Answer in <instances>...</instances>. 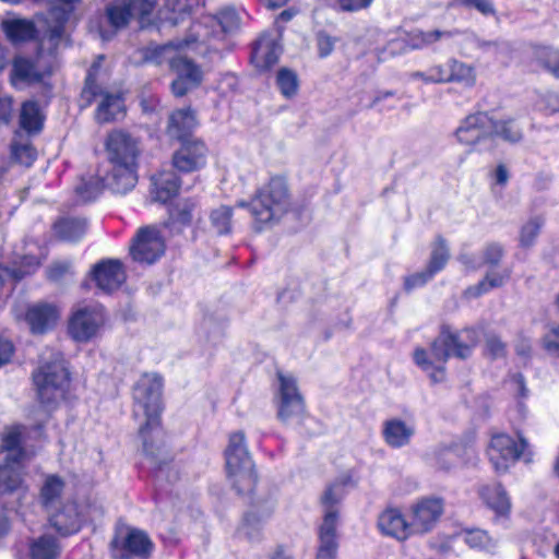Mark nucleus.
<instances>
[{
    "label": "nucleus",
    "instance_id": "412c9836",
    "mask_svg": "<svg viewBox=\"0 0 559 559\" xmlns=\"http://www.w3.org/2000/svg\"><path fill=\"white\" fill-rule=\"evenodd\" d=\"M207 148L202 141L192 140L182 143L174 154L173 165L182 173L199 170L206 164Z\"/></svg>",
    "mask_w": 559,
    "mask_h": 559
},
{
    "label": "nucleus",
    "instance_id": "09e8293b",
    "mask_svg": "<svg viewBox=\"0 0 559 559\" xmlns=\"http://www.w3.org/2000/svg\"><path fill=\"white\" fill-rule=\"evenodd\" d=\"M276 85L282 95L290 98L297 94L299 82L297 74L286 68H282L276 75Z\"/></svg>",
    "mask_w": 559,
    "mask_h": 559
},
{
    "label": "nucleus",
    "instance_id": "7c9ffc66",
    "mask_svg": "<svg viewBox=\"0 0 559 559\" xmlns=\"http://www.w3.org/2000/svg\"><path fill=\"white\" fill-rule=\"evenodd\" d=\"M415 427L404 420L393 418L385 420L382 426V436L391 448H402L411 442Z\"/></svg>",
    "mask_w": 559,
    "mask_h": 559
},
{
    "label": "nucleus",
    "instance_id": "ddd939ff",
    "mask_svg": "<svg viewBox=\"0 0 559 559\" xmlns=\"http://www.w3.org/2000/svg\"><path fill=\"white\" fill-rule=\"evenodd\" d=\"M526 445V441L522 438L518 442L506 433L492 436L487 453L496 472H506L520 459Z\"/></svg>",
    "mask_w": 559,
    "mask_h": 559
},
{
    "label": "nucleus",
    "instance_id": "a211bd4d",
    "mask_svg": "<svg viewBox=\"0 0 559 559\" xmlns=\"http://www.w3.org/2000/svg\"><path fill=\"white\" fill-rule=\"evenodd\" d=\"M278 411L281 420L287 421L304 414L305 406L301 395L298 392L296 381L292 376L278 374Z\"/></svg>",
    "mask_w": 559,
    "mask_h": 559
},
{
    "label": "nucleus",
    "instance_id": "f257e3e1",
    "mask_svg": "<svg viewBox=\"0 0 559 559\" xmlns=\"http://www.w3.org/2000/svg\"><path fill=\"white\" fill-rule=\"evenodd\" d=\"M105 151L109 164L106 170L108 189L114 193H128L139 179V158L142 153L139 139L126 131L115 130L107 135Z\"/></svg>",
    "mask_w": 559,
    "mask_h": 559
},
{
    "label": "nucleus",
    "instance_id": "473e14b6",
    "mask_svg": "<svg viewBox=\"0 0 559 559\" xmlns=\"http://www.w3.org/2000/svg\"><path fill=\"white\" fill-rule=\"evenodd\" d=\"M195 114L191 108L175 110L168 121L167 133L182 141L197 127Z\"/></svg>",
    "mask_w": 559,
    "mask_h": 559
},
{
    "label": "nucleus",
    "instance_id": "e433bc0d",
    "mask_svg": "<svg viewBox=\"0 0 559 559\" xmlns=\"http://www.w3.org/2000/svg\"><path fill=\"white\" fill-rule=\"evenodd\" d=\"M59 554L58 540L47 534L34 538L28 546L29 559H57Z\"/></svg>",
    "mask_w": 559,
    "mask_h": 559
},
{
    "label": "nucleus",
    "instance_id": "2eb2a0df",
    "mask_svg": "<svg viewBox=\"0 0 559 559\" xmlns=\"http://www.w3.org/2000/svg\"><path fill=\"white\" fill-rule=\"evenodd\" d=\"M46 512L50 525L62 536L78 533L87 520V507L74 501L58 504Z\"/></svg>",
    "mask_w": 559,
    "mask_h": 559
},
{
    "label": "nucleus",
    "instance_id": "bb28decb",
    "mask_svg": "<svg viewBox=\"0 0 559 559\" xmlns=\"http://www.w3.org/2000/svg\"><path fill=\"white\" fill-rule=\"evenodd\" d=\"M449 259V250L445 242L442 239H438L433 245L430 261L425 272L416 273L405 280L406 289H412L424 285L429 281L436 273L441 271Z\"/></svg>",
    "mask_w": 559,
    "mask_h": 559
},
{
    "label": "nucleus",
    "instance_id": "8fccbe9b",
    "mask_svg": "<svg viewBox=\"0 0 559 559\" xmlns=\"http://www.w3.org/2000/svg\"><path fill=\"white\" fill-rule=\"evenodd\" d=\"M536 56L548 71L559 78V50L543 47L536 51Z\"/></svg>",
    "mask_w": 559,
    "mask_h": 559
},
{
    "label": "nucleus",
    "instance_id": "49530a36",
    "mask_svg": "<svg viewBox=\"0 0 559 559\" xmlns=\"http://www.w3.org/2000/svg\"><path fill=\"white\" fill-rule=\"evenodd\" d=\"M543 224L544 219L540 216H533L528 218L520 228V246L523 248L533 246L539 235Z\"/></svg>",
    "mask_w": 559,
    "mask_h": 559
},
{
    "label": "nucleus",
    "instance_id": "f3484780",
    "mask_svg": "<svg viewBox=\"0 0 559 559\" xmlns=\"http://www.w3.org/2000/svg\"><path fill=\"white\" fill-rule=\"evenodd\" d=\"M165 251V242L154 226L140 228L130 246L132 259L140 263H154Z\"/></svg>",
    "mask_w": 559,
    "mask_h": 559
},
{
    "label": "nucleus",
    "instance_id": "72a5a7b5",
    "mask_svg": "<svg viewBox=\"0 0 559 559\" xmlns=\"http://www.w3.org/2000/svg\"><path fill=\"white\" fill-rule=\"evenodd\" d=\"M1 29L7 38L13 44L29 40L36 35V27L34 23L25 19L3 20L1 23Z\"/></svg>",
    "mask_w": 559,
    "mask_h": 559
},
{
    "label": "nucleus",
    "instance_id": "bf43d9fd",
    "mask_svg": "<svg viewBox=\"0 0 559 559\" xmlns=\"http://www.w3.org/2000/svg\"><path fill=\"white\" fill-rule=\"evenodd\" d=\"M502 257V248L499 245H489L483 255V262L476 264V266H480L483 264L495 265L499 262Z\"/></svg>",
    "mask_w": 559,
    "mask_h": 559
},
{
    "label": "nucleus",
    "instance_id": "dca6fc26",
    "mask_svg": "<svg viewBox=\"0 0 559 559\" xmlns=\"http://www.w3.org/2000/svg\"><path fill=\"white\" fill-rule=\"evenodd\" d=\"M239 26V19L234 11H225L219 16L205 15L193 23L190 32L198 38L211 46L212 39H223L225 34L233 32Z\"/></svg>",
    "mask_w": 559,
    "mask_h": 559
},
{
    "label": "nucleus",
    "instance_id": "ea45409f",
    "mask_svg": "<svg viewBox=\"0 0 559 559\" xmlns=\"http://www.w3.org/2000/svg\"><path fill=\"white\" fill-rule=\"evenodd\" d=\"M40 261L37 257L26 254L15 261L10 269H3L0 266V272L9 275L14 282L22 280L24 276L33 274L39 266ZM0 281L2 282V275L0 274Z\"/></svg>",
    "mask_w": 559,
    "mask_h": 559
},
{
    "label": "nucleus",
    "instance_id": "39448f33",
    "mask_svg": "<svg viewBox=\"0 0 559 559\" xmlns=\"http://www.w3.org/2000/svg\"><path fill=\"white\" fill-rule=\"evenodd\" d=\"M162 388L163 382L157 374H144L134 388V414H142L146 421L140 428V435L143 439V449L146 455H151L148 444V433L157 431L159 428V415L162 412Z\"/></svg>",
    "mask_w": 559,
    "mask_h": 559
},
{
    "label": "nucleus",
    "instance_id": "2f4dec72",
    "mask_svg": "<svg viewBox=\"0 0 559 559\" xmlns=\"http://www.w3.org/2000/svg\"><path fill=\"white\" fill-rule=\"evenodd\" d=\"M9 151L11 162L20 166L31 167L37 158V150L29 136L20 130L15 131Z\"/></svg>",
    "mask_w": 559,
    "mask_h": 559
},
{
    "label": "nucleus",
    "instance_id": "cd10ccee",
    "mask_svg": "<svg viewBox=\"0 0 559 559\" xmlns=\"http://www.w3.org/2000/svg\"><path fill=\"white\" fill-rule=\"evenodd\" d=\"M168 225L181 230L201 219L200 204L195 199H181L168 210Z\"/></svg>",
    "mask_w": 559,
    "mask_h": 559
},
{
    "label": "nucleus",
    "instance_id": "aec40b11",
    "mask_svg": "<svg viewBox=\"0 0 559 559\" xmlns=\"http://www.w3.org/2000/svg\"><path fill=\"white\" fill-rule=\"evenodd\" d=\"M443 512V501L439 498H424L411 508L414 533H426L432 528Z\"/></svg>",
    "mask_w": 559,
    "mask_h": 559
},
{
    "label": "nucleus",
    "instance_id": "e2e57ef3",
    "mask_svg": "<svg viewBox=\"0 0 559 559\" xmlns=\"http://www.w3.org/2000/svg\"><path fill=\"white\" fill-rule=\"evenodd\" d=\"M457 1L464 5L475 8L479 12H481L483 14H486V15L495 13L493 7L489 0H457Z\"/></svg>",
    "mask_w": 559,
    "mask_h": 559
},
{
    "label": "nucleus",
    "instance_id": "603ef678",
    "mask_svg": "<svg viewBox=\"0 0 559 559\" xmlns=\"http://www.w3.org/2000/svg\"><path fill=\"white\" fill-rule=\"evenodd\" d=\"M498 131L496 138H500L509 142H518L522 139V130L515 124L513 120L497 121Z\"/></svg>",
    "mask_w": 559,
    "mask_h": 559
},
{
    "label": "nucleus",
    "instance_id": "9d476101",
    "mask_svg": "<svg viewBox=\"0 0 559 559\" xmlns=\"http://www.w3.org/2000/svg\"><path fill=\"white\" fill-rule=\"evenodd\" d=\"M344 496L342 485L334 484L329 487L322 497V502L325 506V513L323 523L319 527V546L316 559H336L337 557V539H336V524L337 512L334 504L337 503Z\"/></svg>",
    "mask_w": 559,
    "mask_h": 559
},
{
    "label": "nucleus",
    "instance_id": "c9c22d12",
    "mask_svg": "<svg viewBox=\"0 0 559 559\" xmlns=\"http://www.w3.org/2000/svg\"><path fill=\"white\" fill-rule=\"evenodd\" d=\"M66 484L58 475L46 476L40 488V502L46 511L61 504V498L64 492Z\"/></svg>",
    "mask_w": 559,
    "mask_h": 559
},
{
    "label": "nucleus",
    "instance_id": "6ab92c4d",
    "mask_svg": "<svg viewBox=\"0 0 559 559\" xmlns=\"http://www.w3.org/2000/svg\"><path fill=\"white\" fill-rule=\"evenodd\" d=\"M51 68L41 67V57L33 60L17 56L12 62L10 82L15 88L44 82L45 78L50 75Z\"/></svg>",
    "mask_w": 559,
    "mask_h": 559
},
{
    "label": "nucleus",
    "instance_id": "5fc2aeb1",
    "mask_svg": "<svg viewBox=\"0 0 559 559\" xmlns=\"http://www.w3.org/2000/svg\"><path fill=\"white\" fill-rule=\"evenodd\" d=\"M450 60L445 64L433 66L428 69L427 83L449 82Z\"/></svg>",
    "mask_w": 559,
    "mask_h": 559
},
{
    "label": "nucleus",
    "instance_id": "13d9d810",
    "mask_svg": "<svg viewBox=\"0 0 559 559\" xmlns=\"http://www.w3.org/2000/svg\"><path fill=\"white\" fill-rule=\"evenodd\" d=\"M506 385L508 386V389L510 391H512L514 393V395L518 399L526 396L527 390H526V386H525V383H524V378L522 377V374H519V373L513 374L506 382Z\"/></svg>",
    "mask_w": 559,
    "mask_h": 559
},
{
    "label": "nucleus",
    "instance_id": "c85d7f7f",
    "mask_svg": "<svg viewBox=\"0 0 559 559\" xmlns=\"http://www.w3.org/2000/svg\"><path fill=\"white\" fill-rule=\"evenodd\" d=\"M200 5V0H166L165 5L158 11L160 24L177 25L190 19L194 9Z\"/></svg>",
    "mask_w": 559,
    "mask_h": 559
},
{
    "label": "nucleus",
    "instance_id": "864d4df0",
    "mask_svg": "<svg viewBox=\"0 0 559 559\" xmlns=\"http://www.w3.org/2000/svg\"><path fill=\"white\" fill-rule=\"evenodd\" d=\"M13 99L7 94L0 93V128L8 126L13 118Z\"/></svg>",
    "mask_w": 559,
    "mask_h": 559
},
{
    "label": "nucleus",
    "instance_id": "a878e982",
    "mask_svg": "<svg viewBox=\"0 0 559 559\" xmlns=\"http://www.w3.org/2000/svg\"><path fill=\"white\" fill-rule=\"evenodd\" d=\"M378 527L383 535L397 540H405L415 534L412 523H408L402 512L395 508H389L379 515Z\"/></svg>",
    "mask_w": 559,
    "mask_h": 559
},
{
    "label": "nucleus",
    "instance_id": "b1692460",
    "mask_svg": "<svg viewBox=\"0 0 559 559\" xmlns=\"http://www.w3.org/2000/svg\"><path fill=\"white\" fill-rule=\"evenodd\" d=\"M92 277L99 289L112 292L126 281V273L120 261L104 260L93 267Z\"/></svg>",
    "mask_w": 559,
    "mask_h": 559
},
{
    "label": "nucleus",
    "instance_id": "69168bd1",
    "mask_svg": "<svg viewBox=\"0 0 559 559\" xmlns=\"http://www.w3.org/2000/svg\"><path fill=\"white\" fill-rule=\"evenodd\" d=\"M420 38L418 46H425L439 40L443 36H450L448 32L432 31V32H419L417 35Z\"/></svg>",
    "mask_w": 559,
    "mask_h": 559
},
{
    "label": "nucleus",
    "instance_id": "0eeeda50",
    "mask_svg": "<svg viewBox=\"0 0 559 559\" xmlns=\"http://www.w3.org/2000/svg\"><path fill=\"white\" fill-rule=\"evenodd\" d=\"M288 194L285 181L275 177L260 188L250 203L238 201V207H249L257 224H267L283 215L288 207Z\"/></svg>",
    "mask_w": 559,
    "mask_h": 559
},
{
    "label": "nucleus",
    "instance_id": "393cba45",
    "mask_svg": "<svg viewBox=\"0 0 559 559\" xmlns=\"http://www.w3.org/2000/svg\"><path fill=\"white\" fill-rule=\"evenodd\" d=\"M478 496L485 506L495 513L496 520L508 519L511 512V500L499 483L479 486Z\"/></svg>",
    "mask_w": 559,
    "mask_h": 559
},
{
    "label": "nucleus",
    "instance_id": "4c0bfd02",
    "mask_svg": "<svg viewBox=\"0 0 559 559\" xmlns=\"http://www.w3.org/2000/svg\"><path fill=\"white\" fill-rule=\"evenodd\" d=\"M86 230V221L78 217H67L53 225V234L61 240L75 241Z\"/></svg>",
    "mask_w": 559,
    "mask_h": 559
},
{
    "label": "nucleus",
    "instance_id": "9b49d317",
    "mask_svg": "<svg viewBox=\"0 0 559 559\" xmlns=\"http://www.w3.org/2000/svg\"><path fill=\"white\" fill-rule=\"evenodd\" d=\"M107 314L98 304L84 305L75 308L68 321V333L78 343H88L102 335Z\"/></svg>",
    "mask_w": 559,
    "mask_h": 559
},
{
    "label": "nucleus",
    "instance_id": "a19ab883",
    "mask_svg": "<svg viewBox=\"0 0 559 559\" xmlns=\"http://www.w3.org/2000/svg\"><path fill=\"white\" fill-rule=\"evenodd\" d=\"M107 185V171L96 177L83 178L82 182L75 188L76 194L82 201H91L95 199Z\"/></svg>",
    "mask_w": 559,
    "mask_h": 559
},
{
    "label": "nucleus",
    "instance_id": "f8f14e48",
    "mask_svg": "<svg viewBox=\"0 0 559 559\" xmlns=\"http://www.w3.org/2000/svg\"><path fill=\"white\" fill-rule=\"evenodd\" d=\"M157 0H124L116 1L107 7V19L115 29L124 27L130 19L136 17L141 27L151 23L150 14Z\"/></svg>",
    "mask_w": 559,
    "mask_h": 559
},
{
    "label": "nucleus",
    "instance_id": "6e6552de",
    "mask_svg": "<svg viewBox=\"0 0 559 559\" xmlns=\"http://www.w3.org/2000/svg\"><path fill=\"white\" fill-rule=\"evenodd\" d=\"M227 476L239 493L251 492L257 483L252 459L248 452L245 435L241 431L229 436L225 449Z\"/></svg>",
    "mask_w": 559,
    "mask_h": 559
},
{
    "label": "nucleus",
    "instance_id": "0e129e2a",
    "mask_svg": "<svg viewBox=\"0 0 559 559\" xmlns=\"http://www.w3.org/2000/svg\"><path fill=\"white\" fill-rule=\"evenodd\" d=\"M334 39L328 35L320 34L318 36V49L320 57L329 56L334 47Z\"/></svg>",
    "mask_w": 559,
    "mask_h": 559
},
{
    "label": "nucleus",
    "instance_id": "4d7b16f0",
    "mask_svg": "<svg viewBox=\"0 0 559 559\" xmlns=\"http://www.w3.org/2000/svg\"><path fill=\"white\" fill-rule=\"evenodd\" d=\"M543 344L549 354L559 357V324L545 334Z\"/></svg>",
    "mask_w": 559,
    "mask_h": 559
},
{
    "label": "nucleus",
    "instance_id": "a18cd8bd",
    "mask_svg": "<svg viewBox=\"0 0 559 559\" xmlns=\"http://www.w3.org/2000/svg\"><path fill=\"white\" fill-rule=\"evenodd\" d=\"M269 516L270 513H263L261 515L253 511L247 513L238 528V534L248 539H254L259 537L262 524Z\"/></svg>",
    "mask_w": 559,
    "mask_h": 559
},
{
    "label": "nucleus",
    "instance_id": "f704fd0d",
    "mask_svg": "<svg viewBox=\"0 0 559 559\" xmlns=\"http://www.w3.org/2000/svg\"><path fill=\"white\" fill-rule=\"evenodd\" d=\"M124 100L121 94L105 93L96 110V119L100 123L110 122L124 115Z\"/></svg>",
    "mask_w": 559,
    "mask_h": 559
},
{
    "label": "nucleus",
    "instance_id": "37998d69",
    "mask_svg": "<svg viewBox=\"0 0 559 559\" xmlns=\"http://www.w3.org/2000/svg\"><path fill=\"white\" fill-rule=\"evenodd\" d=\"M233 207L228 205H219L210 213V222L212 228L218 235H228L233 227Z\"/></svg>",
    "mask_w": 559,
    "mask_h": 559
},
{
    "label": "nucleus",
    "instance_id": "052dcab7",
    "mask_svg": "<svg viewBox=\"0 0 559 559\" xmlns=\"http://www.w3.org/2000/svg\"><path fill=\"white\" fill-rule=\"evenodd\" d=\"M373 0H338V8L344 12H356L370 7Z\"/></svg>",
    "mask_w": 559,
    "mask_h": 559
},
{
    "label": "nucleus",
    "instance_id": "c756f323",
    "mask_svg": "<svg viewBox=\"0 0 559 559\" xmlns=\"http://www.w3.org/2000/svg\"><path fill=\"white\" fill-rule=\"evenodd\" d=\"M180 188L177 175L171 170H163L152 177L151 194L153 200L167 203L175 198Z\"/></svg>",
    "mask_w": 559,
    "mask_h": 559
},
{
    "label": "nucleus",
    "instance_id": "5701e85b",
    "mask_svg": "<svg viewBox=\"0 0 559 559\" xmlns=\"http://www.w3.org/2000/svg\"><path fill=\"white\" fill-rule=\"evenodd\" d=\"M278 34H264L253 45L251 62L259 70H267L274 66L282 52Z\"/></svg>",
    "mask_w": 559,
    "mask_h": 559
},
{
    "label": "nucleus",
    "instance_id": "c03bdc74",
    "mask_svg": "<svg viewBox=\"0 0 559 559\" xmlns=\"http://www.w3.org/2000/svg\"><path fill=\"white\" fill-rule=\"evenodd\" d=\"M449 82L473 86L476 81L474 68L459 60H450Z\"/></svg>",
    "mask_w": 559,
    "mask_h": 559
},
{
    "label": "nucleus",
    "instance_id": "338daca9",
    "mask_svg": "<svg viewBox=\"0 0 559 559\" xmlns=\"http://www.w3.org/2000/svg\"><path fill=\"white\" fill-rule=\"evenodd\" d=\"M509 177V170L503 164L498 165L492 173V179L495 185L500 186L502 188L508 183Z\"/></svg>",
    "mask_w": 559,
    "mask_h": 559
},
{
    "label": "nucleus",
    "instance_id": "4468645a",
    "mask_svg": "<svg viewBox=\"0 0 559 559\" xmlns=\"http://www.w3.org/2000/svg\"><path fill=\"white\" fill-rule=\"evenodd\" d=\"M153 544L147 535L136 528L119 530L111 542L114 559H130L133 556L146 557L151 554Z\"/></svg>",
    "mask_w": 559,
    "mask_h": 559
},
{
    "label": "nucleus",
    "instance_id": "4be33fe9",
    "mask_svg": "<svg viewBox=\"0 0 559 559\" xmlns=\"http://www.w3.org/2000/svg\"><path fill=\"white\" fill-rule=\"evenodd\" d=\"M61 310L56 304L36 302L28 306L25 321L35 334L53 329L60 319Z\"/></svg>",
    "mask_w": 559,
    "mask_h": 559
},
{
    "label": "nucleus",
    "instance_id": "1a4fd4ad",
    "mask_svg": "<svg viewBox=\"0 0 559 559\" xmlns=\"http://www.w3.org/2000/svg\"><path fill=\"white\" fill-rule=\"evenodd\" d=\"M497 128V120L485 112H477L463 119L454 135L460 144L474 151H483L492 147Z\"/></svg>",
    "mask_w": 559,
    "mask_h": 559
},
{
    "label": "nucleus",
    "instance_id": "de8ad7c7",
    "mask_svg": "<svg viewBox=\"0 0 559 559\" xmlns=\"http://www.w3.org/2000/svg\"><path fill=\"white\" fill-rule=\"evenodd\" d=\"M509 276L510 274L508 271H503L501 273H488L484 281L474 287H469L466 290V295L469 297H478L491 288L501 286L509 278Z\"/></svg>",
    "mask_w": 559,
    "mask_h": 559
},
{
    "label": "nucleus",
    "instance_id": "7ed1b4c3",
    "mask_svg": "<svg viewBox=\"0 0 559 559\" xmlns=\"http://www.w3.org/2000/svg\"><path fill=\"white\" fill-rule=\"evenodd\" d=\"M480 332L468 328L460 332H452L449 326H443L439 336L433 341L430 352L417 348L414 352L415 364L429 374L433 382L444 378V364L451 353L456 357L465 358L479 341Z\"/></svg>",
    "mask_w": 559,
    "mask_h": 559
},
{
    "label": "nucleus",
    "instance_id": "3c124183",
    "mask_svg": "<svg viewBox=\"0 0 559 559\" xmlns=\"http://www.w3.org/2000/svg\"><path fill=\"white\" fill-rule=\"evenodd\" d=\"M465 540L473 548H480L487 551H492L496 548V543L489 537L487 532L481 530L469 531L466 534Z\"/></svg>",
    "mask_w": 559,
    "mask_h": 559
},
{
    "label": "nucleus",
    "instance_id": "423d86ee",
    "mask_svg": "<svg viewBox=\"0 0 559 559\" xmlns=\"http://www.w3.org/2000/svg\"><path fill=\"white\" fill-rule=\"evenodd\" d=\"M25 436L24 426L11 427L3 433L2 450L5 452L7 463L0 465V496L13 492L22 485V471L29 457L21 447Z\"/></svg>",
    "mask_w": 559,
    "mask_h": 559
},
{
    "label": "nucleus",
    "instance_id": "6e6d98bb",
    "mask_svg": "<svg viewBox=\"0 0 559 559\" xmlns=\"http://www.w3.org/2000/svg\"><path fill=\"white\" fill-rule=\"evenodd\" d=\"M537 108L545 114H555L559 111V94L547 93L540 97L536 104Z\"/></svg>",
    "mask_w": 559,
    "mask_h": 559
},
{
    "label": "nucleus",
    "instance_id": "f03ea898",
    "mask_svg": "<svg viewBox=\"0 0 559 559\" xmlns=\"http://www.w3.org/2000/svg\"><path fill=\"white\" fill-rule=\"evenodd\" d=\"M211 49L217 50L218 48L202 43L191 32L185 39L170 41L156 49L155 58L157 62H167L170 70L177 75L171 83V91L175 96L186 95L189 91L198 87L203 80V70L188 58L186 52L191 50L198 55H206Z\"/></svg>",
    "mask_w": 559,
    "mask_h": 559
},
{
    "label": "nucleus",
    "instance_id": "79ce46f5",
    "mask_svg": "<svg viewBox=\"0 0 559 559\" xmlns=\"http://www.w3.org/2000/svg\"><path fill=\"white\" fill-rule=\"evenodd\" d=\"M461 449L448 448L443 449L436 454V465L444 471H449L451 467L455 466L460 462H468L475 456V450L472 447H467L464 449L465 459L460 460L459 453Z\"/></svg>",
    "mask_w": 559,
    "mask_h": 559
},
{
    "label": "nucleus",
    "instance_id": "58836bf2",
    "mask_svg": "<svg viewBox=\"0 0 559 559\" xmlns=\"http://www.w3.org/2000/svg\"><path fill=\"white\" fill-rule=\"evenodd\" d=\"M44 117L40 112L38 105L28 100L22 105L20 112V127L27 134L38 133L43 127Z\"/></svg>",
    "mask_w": 559,
    "mask_h": 559
},
{
    "label": "nucleus",
    "instance_id": "774afa93",
    "mask_svg": "<svg viewBox=\"0 0 559 559\" xmlns=\"http://www.w3.org/2000/svg\"><path fill=\"white\" fill-rule=\"evenodd\" d=\"M13 352V344L8 340L0 338V367L10 361Z\"/></svg>",
    "mask_w": 559,
    "mask_h": 559
},
{
    "label": "nucleus",
    "instance_id": "20e7f679",
    "mask_svg": "<svg viewBox=\"0 0 559 559\" xmlns=\"http://www.w3.org/2000/svg\"><path fill=\"white\" fill-rule=\"evenodd\" d=\"M33 382L39 402L46 407L62 401L70 385V372L63 355L52 349L43 353L33 372Z\"/></svg>",
    "mask_w": 559,
    "mask_h": 559
},
{
    "label": "nucleus",
    "instance_id": "680f3d73",
    "mask_svg": "<svg viewBox=\"0 0 559 559\" xmlns=\"http://www.w3.org/2000/svg\"><path fill=\"white\" fill-rule=\"evenodd\" d=\"M504 344L496 336H489L486 341V353L491 357H500L504 354Z\"/></svg>",
    "mask_w": 559,
    "mask_h": 559
}]
</instances>
